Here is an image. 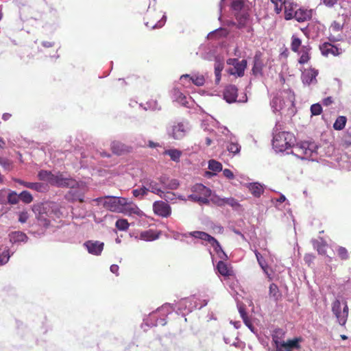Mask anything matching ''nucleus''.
<instances>
[{
  "mask_svg": "<svg viewBox=\"0 0 351 351\" xmlns=\"http://www.w3.org/2000/svg\"><path fill=\"white\" fill-rule=\"evenodd\" d=\"M295 137L293 133L282 130L280 122L273 129L272 146L276 152H283L291 149V153L302 160H315L317 158V144L312 141H304L295 145Z\"/></svg>",
  "mask_w": 351,
  "mask_h": 351,
  "instance_id": "nucleus-1",
  "label": "nucleus"
},
{
  "mask_svg": "<svg viewBox=\"0 0 351 351\" xmlns=\"http://www.w3.org/2000/svg\"><path fill=\"white\" fill-rule=\"evenodd\" d=\"M245 0H221L219 4V16L221 21L222 12L226 5H230L232 14L237 18L238 28L241 29L245 26L248 20V14L245 9Z\"/></svg>",
  "mask_w": 351,
  "mask_h": 351,
  "instance_id": "nucleus-2",
  "label": "nucleus"
},
{
  "mask_svg": "<svg viewBox=\"0 0 351 351\" xmlns=\"http://www.w3.org/2000/svg\"><path fill=\"white\" fill-rule=\"evenodd\" d=\"M175 308L173 304L166 303L158 308L156 311H153L149 315V317L144 319V322L149 326H155L157 325L165 326L167 324L166 317L171 314Z\"/></svg>",
  "mask_w": 351,
  "mask_h": 351,
  "instance_id": "nucleus-3",
  "label": "nucleus"
},
{
  "mask_svg": "<svg viewBox=\"0 0 351 351\" xmlns=\"http://www.w3.org/2000/svg\"><path fill=\"white\" fill-rule=\"evenodd\" d=\"M295 101L294 93L290 89H285L276 93L272 98L270 105L274 112H279L285 106H292Z\"/></svg>",
  "mask_w": 351,
  "mask_h": 351,
  "instance_id": "nucleus-4",
  "label": "nucleus"
},
{
  "mask_svg": "<svg viewBox=\"0 0 351 351\" xmlns=\"http://www.w3.org/2000/svg\"><path fill=\"white\" fill-rule=\"evenodd\" d=\"M192 194L188 199L199 204H208L210 202L208 197L211 195V190L202 184H196L191 188Z\"/></svg>",
  "mask_w": 351,
  "mask_h": 351,
  "instance_id": "nucleus-5",
  "label": "nucleus"
},
{
  "mask_svg": "<svg viewBox=\"0 0 351 351\" xmlns=\"http://www.w3.org/2000/svg\"><path fill=\"white\" fill-rule=\"evenodd\" d=\"M187 121H174L167 128V134L169 137L174 140L182 139L190 130Z\"/></svg>",
  "mask_w": 351,
  "mask_h": 351,
  "instance_id": "nucleus-6",
  "label": "nucleus"
},
{
  "mask_svg": "<svg viewBox=\"0 0 351 351\" xmlns=\"http://www.w3.org/2000/svg\"><path fill=\"white\" fill-rule=\"evenodd\" d=\"M213 125L217 127L220 132L226 137L225 141L228 144L226 148L230 153L237 154L241 151V145L238 143L237 138L230 133L226 127H219V123L216 120L212 121Z\"/></svg>",
  "mask_w": 351,
  "mask_h": 351,
  "instance_id": "nucleus-7",
  "label": "nucleus"
},
{
  "mask_svg": "<svg viewBox=\"0 0 351 351\" xmlns=\"http://www.w3.org/2000/svg\"><path fill=\"white\" fill-rule=\"evenodd\" d=\"M81 182L72 178L63 172L53 173L51 185L58 187H66L71 189L79 188Z\"/></svg>",
  "mask_w": 351,
  "mask_h": 351,
  "instance_id": "nucleus-8",
  "label": "nucleus"
},
{
  "mask_svg": "<svg viewBox=\"0 0 351 351\" xmlns=\"http://www.w3.org/2000/svg\"><path fill=\"white\" fill-rule=\"evenodd\" d=\"M332 312L341 326H345L348 317L349 308L346 301L336 299L332 303Z\"/></svg>",
  "mask_w": 351,
  "mask_h": 351,
  "instance_id": "nucleus-9",
  "label": "nucleus"
},
{
  "mask_svg": "<svg viewBox=\"0 0 351 351\" xmlns=\"http://www.w3.org/2000/svg\"><path fill=\"white\" fill-rule=\"evenodd\" d=\"M99 203H101L106 209L116 213H120L122 205L125 202L124 197L114 196H107L105 197H99L96 199Z\"/></svg>",
  "mask_w": 351,
  "mask_h": 351,
  "instance_id": "nucleus-10",
  "label": "nucleus"
},
{
  "mask_svg": "<svg viewBox=\"0 0 351 351\" xmlns=\"http://www.w3.org/2000/svg\"><path fill=\"white\" fill-rule=\"evenodd\" d=\"M180 82L184 86H189L191 83L202 86L205 83L204 76L202 74L195 73L193 75L184 74L180 76Z\"/></svg>",
  "mask_w": 351,
  "mask_h": 351,
  "instance_id": "nucleus-11",
  "label": "nucleus"
},
{
  "mask_svg": "<svg viewBox=\"0 0 351 351\" xmlns=\"http://www.w3.org/2000/svg\"><path fill=\"white\" fill-rule=\"evenodd\" d=\"M83 247L88 254L99 256L104 250V243L97 240H88L83 243Z\"/></svg>",
  "mask_w": 351,
  "mask_h": 351,
  "instance_id": "nucleus-12",
  "label": "nucleus"
},
{
  "mask_svg": "<svg viewBox=\"0 0 351 351\" xmlns=\"http://www.w3.org/2000/svg\"><path fill=\"white\" fill-rule=\"evenodd\" d=\"M120 213L129 216L136 215L141 217L143 215V212L137 206V205L132 202L128 201L126 198H125V202L122 205Z\"/></svg>",
  "mask_w": 351,
  "mask_h": 351,
  "instance_id": "nucleus-13",
  "label": "nucleus"
},
{
  "mask_svg": "<svg viewBox=\"0 0 351 351\" xmlns=\"http://www.w3.org/2000/svg\"><path fill=\"white\" fill-rule=\"evenodd\" d=\"M43 210H46L51 220L59 219L63 215L60 206L56 202L46 203L43 206Z\"/></svg>",
  "mask_w": 351,
  "mask_h": 351,
  "instance_id": "nucleus-14",
  "label": "nucleus"
},
{
  "mask_svg": "<svg viewBox=\"0 0 351 351\" xmlns=\"http://www.w3.org/2000/svg\"><path fill=\"white\" fill-rule=\"evenodd\" d=\"M142 184H145L149 192H152L154 194L162 197L163 190L162 189L160 182H156L150 178H143L140 180Z\"/></svg>",
  "mask_w": 351,
  "mask_h": 351,
  "instance_id": "nucleus-15",
  "label": "nucleus"
},
{
  "mask_svg": "<svg viewBox=\"0 0 351 351\" xmlns=\"http://www.w3.org/2000/svg\"><path fill=\"white\" fill-rule=\"evenodd\" d=\"M153 210L156 215L162 217H168L171 214V208L166 202L162 201H156L153 204Z\"/></svg>",
  "mask_w": 351,
  "mask_h": 351,
  "instance_id": "nucleus-16",
  "label": "nucleus"
},
{
  "mask_svg": "<svg viewBox=\"0 0 351 351\" xmlns=\"http://www.w3.org/2000/svg\"><path fill=\"white\" fill-rule=\"evenodd\" d=\"M318 71L315 69H304L302 72L301 80L304 85H314L317 83V76Z\"/></svg>",
  "mask_w": 351,
  "mask_h": 351,
  "instance_id": "nucleus-17",
  "label": "nucleus"
},
{
  "mask_svg": "<svg viewBox=\"0 0 351 351\" xmlns=\"http://www.w3.org/2000/svg\"><path fill=\"white\" fill-rule=\"evenodd\" d=\"M204 242L209 243L210 246L213 248L214 252L216 253L217 256L221 260H226L228 258V256L223 252L221 246L219 243L211 235H207Z\"/></svg>",
  "mask_w": 351,
  "mask_h": 351,
  "instance_id": "nucleus-18",
  "label": "nucleus"
},
{
  "mask_svg": "<svg viewBox=\"0 0 351 351\" xmlns=\"http://www.w3.org/2000/svg\"><path fill=\"white\" fill-rule=\"evenodd\" d=\"M171 98L174 101H176L179 104L189 107V101L191 97H188L178 88L174 87L171 90Z\"/></svg>",
  "mask_w": 351,
  "mask_h": 351,
  "instance_id": "nucleus-19",
  "label": "nucleus"
},
{
  "mask_svg": "<svg viewBox=\"0 0 351 351\" xmlns=\"http://www.w3.org/2000/svg\"><path fill=\"white\" fill-rule=\"evenodd\" d=\"M158 180L161 184L162 189L176 190L180 186V182L177 179L170 178L166 175L160 176Z\"/></svg>",
  "mask_w": 351,
  "mask_h": 351,
  "instance_id": "nucleus-20",
  "label": "nucleus"
},
{
  "mask_svg": "<svg viewBox=\"0 0 351 351\" xmlns=\"http://www.w3.org/2000/svg\"><path fill=\"white\" fill-rule=\"evenodd\" d=\"M14 182L26 188L34 190L39 193H44L47 191V185L44 183L25 182L20 179H15Z\"/></svg>",
  "mask_w": 351,
  "mask_h": 351,
  "instance_id": "nucleus-21",
  "label": "nucleus"
},
{
  "mask_svg": "<svg viewBox=\"0 0 351 351\" xmlns=\"http://www.w3.org/2000/svg\"><path fill=\"white\" fill-rule=\"evenodd\" d=\"M319 49L322 54L324 56H328L329 55L337 56L342 53L341 49L338 48L329 43H324L322 44L319 46Z\"/></svg>",
  "mask_w": 351,
  "mask_h": 351,
  "instance_id": "nucleus-22",
  "label": "nucleus"
},
{
  "mask_svg": "<svg viewBox=\"0 0 351 351\" xmlns=\"http://www.w3.org/2000/svg\"><path fill=\"white\" fill-rule=\"evenodd\" d=\"M154 16L152 17V21L145 22V24L147 27H150L152 29L156 28H160L163 27L167 21V16L165 13H164L160 19L158 20L160 17L159 13H154Z\"/></svg>",
  "mask_w": 351,
  "mask_h": 351,
  "instance_id": "nucleus-23",
  "label": "nucleus"
},
{
  "mask_svg": "<svg viewBox=\"0 0 351 351\" xmlns=\"http://www.w3.org/2000/svg\"><path fill=\"white\" fill-rule=\"evenodd\" d=\"M298 5L292 0L283 1V9L285 12V19L290 20L293 19L294 13L297 10Z\"/></svg>",
  "mask_w": 351,
  "mask_h": 351,
  "instance_id": "nucleus-24",
  "label": "nucleus"
},
{
  "mask_svg": "<svg viewBox=\"0 0 351 351\" xmlns=\"http://www.w3.org/2000/svg\"><path fill=\"white\" fill-rule=\"evenodd\" d=\"M238 89L234 85L226 86L223 91V98L229 104L236 102Z\"/></svg>",
  "mask_w": 351,
  "mask_h": 351,
  "instance_id": "nucleus-25",
  "label": "nucleus"
},
{
  "mask_svg": "<svg viewBox=\"0 0 351 351\" xmlns=\"http://www.w3.org/2000/svg\"><path fill=\"white\" fill-rule=\"evenodd\" d=\"M8 237L10 241L12 244L20 245L21 243H25L28 241V237L26 235V234L21 231L11 232Z\"/></svg>",
  "mask_w": 351,
  "mask_h": 351,
  "instance_id": "nucleus-26",
  "label": "nucleus"
},
{
  "mask_svg": "<svg viewBox=\"0 0 351 351\" xmlns=\"http://www.w3.org/2000/svg\"><path fill=\"white\" fill-rule=\"evenodd\" d=\"M247 66V60H242L228 70L229 74L242 77L244 75L245 69Z\"/></svg>",
  "mask_w": 351,
  "mask_h": 351,
  "instance_id": "nucleus-27",
  "label": "nucleus"
},
{
  "mask_svg": "<svg viewBox=\"0 0 351 351\" xmlns=\"http://www.w3.org/2000/svg\"><path fill=\"white\" fill-rule=\"evenodd\" d=\"M246 187L255 197H260L264 193L265 186L259 182H250L246 184Z\"/></svg>",
  "mask_w": 351,
  "mask_h": 351,
  "instance_id": "nucleus-28",
  "label": "nucleus"
},
{
  "mask_svg": "<svg viewBox=\"0 0 351 351\" xmlns=\"http://www.w3.org/2000/svg\"><path fill=\"white\" fill-rule=\"evenodd\" d=\"M312 16V10L304 8H298L294 13L293 18L298 22H303L310 19Z\"/></svg>",
  "mask_w": 351,
  "mask_h": 351,
  "instance_id": "nucleus-29",
  "label": "nucleus"
},
{
  "mask_svg": "<svg viewBox=\"0 0 351 351\" xmlns=\"http://www.w3.org/2000/svg\"><path fill=\"white\" fill-rule=\"evenodd\" d=\"M263 66L264 64L261 59V53H256L254 57L253 74L256 75H262Z\"/></svg>",
  "mask_w": 351,
  "mask_h": 351,
  "instance_id": "nucleus-30",
  "label": "nucleus"
},
{
  "mask_svg": "<svg viewBox=\"0 0 351 351\" xmlns=\"http://www.w3.org/2000/svg\"><path fill=\"white\" fill-rule=\"evenodd\" d=\"M193 300H194V298L182 299L178 303V309L179 310H187L189 312L192 311L194 308L197 307V306L195 304V303L193 304Z\"/></svg>",
  "mask_w": 351,
  "mask_h": 351,
  "instance_id": "nucleus-31",
  "label": "nucleus"
},
{
  "mask_svg": "<svg viewBox=\"0 0 351 351\" xmlns=\"http://www.w3.org/2000/svg\"><path fill=\"white\" fill-rule=\"evenodd\" d=\"M311 49V48L308 45H302L301 50H300L299 52H297L299 55H300L298 60L300 64H304L308 62L310 59L309 52Z\"/></svg>",
  "mask_w": 351,
  "mask_h": 351,
  "instance_id": "nucleus-32",
  "label": "nucleus"
},
{
  "mask_svg": "<svg viewBox=\"0 0 351 351\" xmlns=\"http://www.w3.org/2000/svg\"><path fill=\"white\" fill-rule=\"evenodd\" d=\"M37 219L40 226H43L44 227H47L49 226L51 222V218L49 217V214L47 213L46 210H43V207L41 210L39 212Z\"/></svg>",
  "mask_w": 351,
  "mask_h": 351,
  "instance_id": "nucleus-33",
  "label": "nucleus"
},
{
  "mask_svg": "<svg viewBox=\"0 0 351 351\" xmlns=\"http://www.w3.org/2000/svg\"><path fill=\"white\" fill-rule=\"evenodd\" d=\"M141 239L145 241H153L159 238V234L153 230L143 231L140 234Z\"/></svg>",
  "mask_w": 351,
  "mask_h": 351,
  "instance_id": "nucleus-34",
  "label": "nucleus"
},
{
  "mask_svg": "<svg viewBox=\"0 0 351 351\" xmlns=\"http://www.w3.org/2000/svg\"><path fill=\"white\" fill-rule=\"evenodd\" d=\"M228 34H229V32L228 31L227 29L223 28V27H219L215 30L210 32L208 34V38L209 39L219 38H223V37L227 36V35Z\"/></svg>",
  "mask_w": 351,
  "mask_h": 351,
  "instance_id": "nucleus-35",
  "label": "nucleus"
},
{
  "mask_svg": "<svg viewBox=\"0 0 351 351\" xmlns=\"http://www.w3.org/2000/svg\"><path fill=\"white\" fill-rule=\"evenodd\" d=\"M183 237L187 238L189 237H193L194 239H200L202 241V243H204V241L208 235V233L202 231H193L183 233L181 234Z\"/></svg>",
  "mask_w": 351,
  "mask_h": 351,
  "instance_id": "nucleus-36",
  "label": "nucleus"
},
{
  "mask_svg": "<svg viewBox=\"0 0 351 351\" xmlns=\"http://www.w3.org/2000/svg\"><path fill=\"white\" fill-rule=\"evenodd\" d=\"M254 252V254L256 256V260H257V262L259 265V266L261 267V269H263V271H264V273L265 274H267V276H269L268 274V265L265 261V259L263 258V255L258 252V251L257 250H253Z\"/></svg>",
  "mask_w": 351,
  "mask_h": 351,
  "instance_id": "nucleus-37",
  "label": "nucleus"
},
{
  "mask_svg": "<svg viewBox=\"0 0 351 351\" xmlns=\"http://www.w3.org/2000/svg\"><path fill=\"white\" fill-rule=\"evenodd\" d=\"M149 193V189L145 186V184H142L139 188L132 190V195L137 199H142Z\"/></svg>",
  "mask_w": 351,
  "mask_h": 351,
  "instance_id": "nucleus-38",
  "label": "nucleus"
},
{
  "mask_svg": "<svg viewBox=\"0 0 351 351\" xmlns=\"http://www.w3.org/2000/svg\"><path fill=\"white\" fill-rule=\"evenodd\" d=\"M53 175V173L50 171L40 170L38 173V178L40 180L47 182L51 184Z\"/></svg>",
  "mask_w": 351,
  "mask_h": 351,
  "instance_id": "nucleus-39",
  "label": "nucleus"
},
{
  "mask_svg": "<svg viewBox=\"0 0 351 351\" xmlns=\"http://www.w3.org/2000/svg\"><path fill=\"white\" fill-rule=\"evenodd\" d=\"M217 269L219 273L223 276H228L231 275V271L228 269L227 265L223 261V260L218 262Z\"/></svg>",
  "mask_w": 351,
  "mask_h": 351,
  "instance_id": "nucleus-40",
  "label": "nucleus"
},
{
  "mask_svg": "<svg viewBox=\"0 0 351 351\" xmlns=\"http://www.w3.org/2000/svg\"><path fill=\"white\" fill-rule=\"evenodd\" d=\"M313 245L319 254L324 255L326 253V244L323 241L313 240Z\"/></svg>",
  "mask_w": 351,
  "mask_h": 351,
  "instance_id": "nucleus-41",
  "label": "nucleus"
},
{
  "mask_svg": "<svg viewBox=\"0 0 351 351\" xmlns=\"http://www.w3.org/2000/svg\"><path fill=\"white\" fill-rule=\"evenodd\" d=\"M111 149L113 153L120 155L122 152H125L126 147L124 144L119 141H113L111 143Z\"/></svg>",
  "mask_w": 351,
  "mask_h": 351,
  "instance_id": "nucleus-42",
  "label": "nucleus"
},
{
  "mask_svg": "<svg viewBox=\"0 0 351 351\" xmlns=\"http://www.w3.org/2000/svg\"><path fill=\"white\" fill-rule=\"evenodd\" d=\"M347 119L344 116H339L337 118L333 124V128L336 130H341L344 128Z\"/></svg>",
  "mask_w": 351,
  "mask_h": 351,
  "instance_id": "nucleus-43",
  "label": "nucleus"
},
{
  "mask_svg": "<svg viewBox=\"0 0 351 351\" xmlns=\"http://www.w3.org/2000/svg\"><path fill=\"white\" fill-rule=\"evenodd\" d=\"M302 45V40L296 35L291 36V49L294 52H299V49Z\"/></svg>",
  "mask_w": 351,
  "mask_h": 351,
  "instance_id": "nucleus-44",
  "label": "nucleus"
},
{
  "mask_svg": "<svg viewBox=\"0 0 351 351\" xmlns=\"http://www.w3.org/2000/svg\"><path fill=\"white\" fill-rule=\"evenodd\" d=\"M164 154L169 156L171 159L173 161H178L181 156V152L176 149L165 150Z\"/></svg>",
  "mask_w": 351,
  "mask_h": 351,
  "instance_id": "nucleus-45",
  "label": "nucleus"
},
{
  "mask_svg": "<svg viewBox=\"0 0 351 351\" xmlns=\"http://www.w3.org/2000/svg\"><path fill=\"white\" fill-rule=\"evenodd\" d=\"M208 169L214 172H219L222 171V165L215 160H210L208 161Z\"/></svg>",
  "mask_w": 351,
  "mask_h": 351,
  "instance_id": "nucleus-46",
  "label": "nucleus"
},
{
  "mask_svg": "<svg viewBox=\"0 0 351 351\" xmlns=\"http://www.w3.org/2000/svg\"><path fill=\"white\" fill-rule=\"evenodd\" d=\"M144 109L145 110L155 111V110H160V107L159 106L157 101L149 100L145 104Z\"/></svg>",
  "mask_w": 351,
  "mask_h": 351,
  "instance_id": "nucleus-47",
  "label": "nucleus"
},
{
  "mask_svg": "<svg viewBox=\"0 0 351 351\" xmlns=\"http://www.w3.org/2000/svg\"><path fill=\"white\" fill-rule=\"evenodd\" d=\"M300 341V338H294L293 339L287 340V341H284L285 347L298 349L300 348V346L299 344V342Z\"/></svg>",
  "mask_w": 351,
  "mask_h": 351,
  "instance_id": "nucleus-48",
  "label": "nucleus"
},
{
  "mask_svg": "<svg viewBox=\"0 0 351 351\" xmlns=\"http://www.w3.org/2000/svg\"><path fill=\"white\" fill-rule=\"evenodd\" d=\"M20 200L25 204H29L33 200V197L29 192L27 191H23L19 193Z\"/></svg>",
  "mask_w": 351,
  "mask_h": 351,
  "instance_id": "nucleus-49",
  "label": "nucleus"
},
{
  "mask_svg": "<svg viewBox=\"0 0 351 351\" xmlns=\"http://www.w3.org/2000/svg\"><path fill=\"white\" fill-rule=\"evenodd\" d=\"M160 197L163 198L166 202L174 203L177 199V194L173 192L165 191L163 190L162 197Z\"/></svg>",
  "mask_w": 351,
  "mask_h": 351,
  "instance_id": "nucleus-50",
  "label": "nucleus"
},
{
  "mask_svg": "<svg viewBox=\"0 0 351 351\" xmlns=\"http://www.w3.org/2000/svg\"><path fill=\"white\" fill-rule=\"evenodd\" d=\"M115 226L118 230L125 231L129 228V223L127 219H119L116 221Z\"/></svg>",
  "mask_w": 351,
  "mask_h": 351,
  "instance_id": "nucleus-51",
  "label": "nucleus"
},
{
  "mask_svg": "<svg viewBox=\"0 0 351 351\" xmlns=\"http://www.w3.org/2000/svg\"><path fill=\"white\" fill-rule=\"evenodd\" d=\"M269 295L275 300H278L280 297L278 287L274 283H271L269 286Z\"/></svg>",
  "mask_w": 351,
  "mask_h": 351,
  "instance_id": "nucleus-52",
  "label": "nucleus"
},
{
  "mask_svg": "<svg viewBox=\"0 0 351 351\" xmlns=\"http://www.w3.org/2000/svg\"><path fill=\"white\" fill-rule=\"evenodd\" d=\"M20 200L19 194L15 191H11L8 195V202L10 204H16Z\"/></svg>",
  "mask_w": 351,
  "mask_h": 351,
  "instance_id": "nucleus-53",
  "label": "nucleus"
},
{
  "mask_svg": "<svg viewBox=\"0 0 351 351\" xmlns=\"http://www.w3.org/2000/svg\"><path fill=\"white\" fill-rule=\"evenodd\" d=\"M339 257L342 260H347L349 258L348 250L344 247L339 246L337 249Z\"/></svg>",
  "mask_w": 351,
  "mask_h": 351,
  "instance_id": "nucleus-54",
  "label": "nucleus"
},
{
  "mask_svg": "<svg viewBox=\"0 0 351 351\" xmlns=\"http://www.w3.org/2000/svg\"><path fill=\"white\" fill-rule=\"evenodd\" d=\"M322 112V106L317 103L314 104L311 106V115L313 116H317L319 115Z\"/></svg>",
  "mask_w": 351,
  "mask_h": 351,
  "instance_id": "nucleus-55",
  "label": "nucleus"
},
{
  "mask_svg": "<svg viewBox=\"0 0 351 351\" xmlns=\"http://www.w3.org/2000/svg\"><path fill=\"white\" fill-rule=\"evenodd\" d=\"M10 256L11 255L9 253V250H5L0 255V265H3L6 264L8 262Z\"/></svg>",
  "mask_w": 351,
  "mask_h": 351,
  "instance_id": "nucleus-56",
  "label": "nucleus"
},
{
  "mask_svg": "<svg viewBox=\"0 0 351 351\" xmlns=\"http://www.w3.org/2000/svg\"><path fill=\"white\" fill-rule=\"evenodd\" d=\"M226 204L234 208L240 206L239 202L233 197H225L224 206Z\"/></svg>",
  "mask_w": 351,
  "mask_h": 351,
  "instance_id": "nucleus-57",
  "label": "nucleus"
},
{
  "mask_svg": "<svg viewBox=\"0 0 351 351\" xmlns=\"http://www.w3.org/2000/svg\"><path fill=\"white\" fill-rule=\"evenodd\" d=\"M210 202L218 206H223L225 198H221L219 196L214 195L210 198Z\"/></svg>",
  "mask_w": 351,
  "mask_h": 351,
  "instance_id": "nucleus-58",
  "label": "nucleus"
},
{
  "mask_svg": "<svg viewBox=\"0 0 351 351\" xmlns=\"http://www.w3.org/2000/svg\"><path fill=\"white\" fill-rule=\"evenodd\" d=\"M224 63L219 58H216L215 60V72H221L223 69Z\"/></svg>",
  "mask_w": 351,
  "mask_h": 351,
  "instance_id": "nucleus-59",
  "label": "nucleus"
},
{
  "mask_svg": "<svg viewBox=\"0 0 351 351\" xmlns=\"http://www.w3.org/2000/svg\"><path fill=\"white\" fill-rule=\"evenodd\" d=\"M29 218V214L27 211H22L19 213V221L21 223L27 222Z\"/></svg>",
  "mask_w": 351,
  "mask_h": 351,
  "instance_id": "nucleus-60",
  "label": "nucleus"
},
{
  "mask_svg": "<svg viewBox=\"0 0 351 351\" xmlns=\"http://www.w3.org/2000/svg\"><path fill=\"white\" fill-rule=\"evenodd\" d=\"M11 162L6 158H3L0 156V165H1L3 168L6 169H9L11 167Z\"/></svg>",
  "mask_w": 351,
  "mask_h": 351,
  "instance_id": "nucleus-61",
  "label": "nucleus"
},
{
  "mask_svg": "<svg viewBox=\"0 0 351 351\" xmlns=\"http://www.w3.org/2000/svg\"><path fill=\"white\" fill-rule=\"evenodd\" d=\"M237 307L239 312L240 313V315L243 319H245V317H247V313L245 312L244 304H237Z\"/></svg>",
  "mask_w": 351,
  "mask_h": 351,
  "instance_id": "nucleus-62",
  "label": "nucleus"
},
{
  "mask_svg": "<svg viewBox=\"0 0 351 351\" xmlns=\"http://www.w3.org/2000/svg\"><path fill=\"white\" fill-rule=\"evenodd\" d=\"M223 175L228 179L232 180L234 178V173L228 169L223 170Z\"/></svg>",
  "mask_w": 351,
  "mask_h": 351,
  "instance_id": "nucleus-63",
  "label": "nucleus"
},
{
  "mask_svg": "<svg viewBox=\"0 0 351 351\" xmlns=\"http://www.w3.org/2000/svg\"><path fill=\"white\" fill-rule=\"evenodd\" d=\"M285 341L281 340L278 335H272V343L274 346H276V343H278V345H281L282 343H284Z\"/></svg>",
  "mask_w": 351,
  "mask_h": 351,
  "instance_id": "nucleus-64",
  "label": "nucleus"
}]
</instances>
